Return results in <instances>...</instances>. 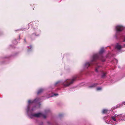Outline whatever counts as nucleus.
I'll return each instance as SVG.
<instances>
[{"label": "nucleus", "instance_id": "39448f33", "mask_svg": "<svg viewBox=\"0 0 125 125\" xmlns=\"http://www.w3.org/2000/svg\"><path fill=\"white\" fill-rule=\"evenodd\" d=\"M110 112V111L106 109H103L102 111V113L104 114L109 113Z\"/></svg>", "mask_w": 125, "mask_h": 125}, {"label": "nucleus", "instance_id": "b1692460", "mask_svg": "<svg viewBox=\"0 0 125 125\" xmlns=\"http://www.w3.org/2000/svg\"><path fill=\"white\" fill-rule=\"evenodd\" d=\"M124 119H125V118L124 119H123V120H124Z\"/></svg>", "mask_w": 125, "mask_h": 125}, {"label": "nucleus", "instance_id": "f257e3e1", "mask_svg": "<svg viewBox=\"0 0 125 125\" xmlns=\"http://www.w3.org/2000/svg\"><path fill=\"white\" fill-rule=\"evenodd\" d=\"M75 79L76 77L73 78L71 80L67 79L62 82V83L65 87L68 86L72 84Z\"/></svg>", "mask_w": 125, "mask_h": 125}, {"label": "nucleus", "instance_id": "423d86ee", "mask_svg": "<svg viewBox=\"0 0 125 125\" xmlns=\"http://www.w3.org/2000/svg\"><path fill=\"white\" fill-rule=\"evenodd\" d=\"M116 48L118 50L122 48L121 45L119 44H117L116 45Z\"/></svg>", "mask_w": 125, "mask_h": 125}, {"label": "nucleus", "instance_id": "9b49d317", "mask_svg": "<svg viewBox=\"0 0 125 125\" xmlns=\"http://www.w3.org/2000/svg\"><path fill=\"white\" fill-rule=\"evenodd\" d=\"M124 104V105H125V101L124 102H122V103L120 104V105H119V107H120L121 106H122V105L123 104Z\"/></svg>", "mask_w": 125, "mask_h": 125}, {"label": "nucleus", "instance_id": "20e7f679", "mask_svg": "<svg viewBox=\"0 0 125 125\" xmlns=\"http://www.w3.org/2000/svg\"><path fill=\"white\" fill-rule=\"evenodd\" d=\"M90 64L89 62H86L85 63L84 65L83 66L85 68H87L90 65Z\"/></svg>", "mask_w": 125, "mask_h": 125}, {"label": "nucleus", "instance_id": "0eeeda50", "mask_svg": "<svg viewBox=\"0 0 125 125\" xmlns=\"http://www.w3.org/2000/svg\"><path fill=\"white\" fill-rule=\"evenodd\" d=\"M44 90V89H40L38 92V94H39V93H40L42 92Z\"/></svg>", "mask_w": 125, "mask_h": 125}, {"label": "nucleus", "instance_id": "9d476101", "mask_svg": "<svg viewBox=\"0 0 125 125\" xmlns=\"http://www.w3.org/2000/svg\"><path fill=\"white\" fill-rule=\"evenodd\" d=\"M106 74V73H105L103 72L102 75V77L103 78H104L105 77Z\"/></svg>", "mask_w": 125, "mask_h": 125}, {"label": "nucleus", "instance_id": "dca6fc26", "mask_svg": "<svg viewBox=\"0 0 125 125\" xmlns=\"http://www.w3.org/2000/svg\"><path fill=\"white\" fill-rule=\"evenodd\" d=\"M30 107L29 105H28L27 107V111L28 112L29 111Z\"/></svg>", "mask_w": 125, "mask_h": 125}, {"label": "nucleus", "instance_id": "4468645a", "mask_svg": "<svg viewBox=\"0 0 125 125\" xmlns=\"http://www.w3.org/2000/svg\"><path fill=\"white\" fill-rule=\"evenodd\" d=\"M102 88L101 87H99L97 88L96 89L97 91H100L102 90Z\"/></svg>", "mask_w": 125, "mask_h": 125}, {"label": "nucleus", "instance_id": "5701e85b", "mask_svg": "<svg viewBox=\"0 0 125 125\" xmlns=\"http://www.w3.org/2000/svg\"><path fill=\"white\" fill-rule=\"evenodd\" d=\"M34 110V109H32V110Z\"/></svg>", "mask_w": 125, "mask_h": 125}, {"label": "nucleus", "instance_id": "f8f14e48", "mask_svg": "<svg viewBox=\"0 0 125 125\" xmlns=\"http://www.w3.org/2000/svg\"><path fill=\"white\" fill-rule=\"evenodd\" d=\"M104 51V50L103 48H102L100 50V51H99V53H102V52H103Z\"/></svg>", "mask_w": 125, "mask_h": 125}, {"label": "nucleus", "instance_id": "6e6552de", "mask_svg": "<svg viewBox=\"0 0 125 125\" xmlns=\"http://www.w3.org/2000/svg\"><path fill=\"white\" fill-rule=\"evenodd\" d=\"M35 100H29L28 101V104H30L31 103H33V102H34V101H35Z\"/></svg>", "mask_w": 125, "mask_h": 125}, {"label": "nucleus", "instance_id": "7ed1b4c3", "mask_svg": "<svg viewBox=\"0 0 125 125\" xmlns=\"http://www.w3.org/2000/svg\"><path fill=\"white\" fill-rule=\"evenodd\" d=\"M124 27L123 26L120 25H118L115 27V29L116 31L118 32H120L123 30Z\"/></svg>", "mask_w": 125, "mask_h": 125}, {"label": "nucleus", "instance_id": "aec40b11", "mask_svg": "<svg viewBox=\"0 0 125 125\" xmlns=\"http://www.w3.org/2000/svg\"><path fill=\"white\" fill-rule=\"evenodd\" d=\"M54 95H58V94H54Z\"/></svg>", "mask_w": 125, "mask_h": 125}, {"label": "nucleus", "instance_id": "393cba45", "mask_svg": "<svg viewBox=\"0 0 125 125\" xmlns=\"http://www.w3.org/2000/svg\"><path fill=\"white\" fill-rule=\"evenodd\" d=\"M125 46V44L124 45Z\"/></svg>", "mask_w": 125, "mask_h": 125}, {"label": "nucleus", "instance_id": "4be33fe9", "mask_svg": "<svg viewBox=\"0 0 125 125\" xmlns=\"http://www.w3.org/2000/svg\"><path fill=\"white\" fill-rule=\"evenodd\" d=\"M30 117L31 118H32V116H30Z\"/></svg>", "mask_w": 125, "mask_h": 125}, {"label": "nucleus", "instance_id": "6ab92c4d", "mask_svg": "<svg viewBox=\"0 0 125 125\" xmlns=\"http://www.w3.org/2000/svg\"><path fill=\"white\" fill-rule=\"evenodd\" d=\"M94 58L93 59L91 60L92 62H93L94 61Z\"/></svg>", "mask_w": 125, "mask_h": 125}, {"label": "nucleus", "instance_id": "f3484780", "mask_svg": "<svg viewBox=\"0 0 125 125\" xmlns=\"http://www.w3.org/2000/svg\"><path fill=\"white\" fill-rule=\"evenodd\" d=\"M99 67V66L97 67H96V68H95V71L96 72H98V68Z\"/></svg>", "mask_w": 125, "mask_h": 125}, {"label": "nucleus", "instance_id": "412c9836", "mask_svg": "<svg viewBox=\"0 0 125 125\" xmlns=\"http://www.w3.org/2000/svg\"><path fill=\"white\" fill-rule=\"evenodd\" d=\"M124 42H125V38L124 40L123 41Z\"/></svg>", "mask_w": 125, "mask_h": 125}, {"label": "nucleus", "instance_id": "2eb2a0df", "mask_svg": "<svg viewBox=\"0 0 125 125\" xmlns=\"http://www.w3.org/2000/svg\"><path fill=\"white\" fill-rule=\"evenodd\" d=\"M96 85V84H93V85H92L91 86H89V87L90 88H92V87H93L94 86H95Z\"/></svg>", "mask_w": 125, "mask_h": 125}, {"label": "nucleus", "instance_id": "1a4fd4ad", "mask_svg": "<svg viewBox=\"0 0 125 125\" xmlns=\"http://www.w3.org/2000/svg\"><path fill=\"white\" fill-rule=\"evenodd\" d=\"M117 116H120V115H115V116H113L112 117V119L114 121H116V119H115V117H116Z\"/></svg>", "mask_w": 125, "mask_h": 125}, {"label": "nucleus", "instance_id": "ddd939ff", "mask_svg": "<svg viewBox=\"0 0 125 125\" xmlns=\"http://www.w3.org/2000/svg\"><path fill=\"white\" fill-rule=\"evenodd\" d=\"M61 81H58L56 82L55 83V85H56L57 84L59 83H61Z\"/></svg>", "mask_w": 125, "mask_h": 125}, {"label": "nucleus", "instance_id": "a211bd4d", "mask_svg": "<svg viewBox=\"0 0 125 125\" xmlns=\"http://www.w3.org/2000/svg\"><path fill=\"white\" fill-rule=\"evenodd\" d=\"M125 116H124V117H123L122 119H121V120H125V119H124V120H123V119H124L125 118Z\"/></svg>", "mask_w": 125, "mask_h": 125}, {"label": "nucleus", "instance_id": "f03ea898", "mask_svg": "<svg viewBox=\"0 0 125 125\" xmlns=\"http://www.w3.org/2000/svg\"><path fill=\"white\" fill-rule=\"evenodd\" d=\"M49 111V110H45L44 111V113H39L36 114H35L32 115V116L36 117H42L44 118H45L47 117V115H46L45 114L46 113Z\"/></svg>", "mask_w": 125, "mask_h": 125}]
</instances>
